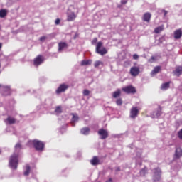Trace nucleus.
I'll return each instance as SVG.
<instances>
[{
    "instance_id": "nucleus-3",
    "label": "nucleus",
    "mask_w": 182,
    "mask_h": 182,
    "mask_svg": "<svg viewBox=\"0 0 182 182\" xmlns=\"http://www.w3.org/2000/svg\"><path fill=\"white\" fill-rule=\"evenodd\" d=\"M151 171L153 181L154 182L160 181L161 180V169L159 167L154 168Z\"/></svg>"
},
{
    "instance_id": "nucleus-15",
    "label": "nucleus",
    "mask_w": 182,
    "mask_h": 182,
    "mask_svg": "<svg viewBox=\"0 0 182 182\" xmlns=\"http://www.w3.org/2000/svg\"><path fill=\"white\" fill-rule=\"evenodd\" d=\"M31 173V166L29 164H26L24 167V172L23 175L26 176V177H28L29 174Z\"/></svg>"
},
{
    "instance_id": "nucleus-34",
    "label": "nucleus",
    "mask_w": 182,
    "mask_h": 182,
    "mask_svg": "<svg viewBox=\"0 0 182 182\" xmlns=\"http://www.w3.org/2000/svg\"><path fill=\"white\" fill-rule=\"evenodd\" d=\"M156 57H154V56H151V58L149 60V62L150 63H153V62H156Z\"/></svg>"
},
{
    "instance_id": "nucleus-4",
    "label": "nucleus",
    "mask_w": 182,
    "mask_h": 182,
    "mask_svg": "<svg viewBox=\"0 0 182 182\" xmlns=\"http://www.w3.org/2000/svg\"><path fill=\"white\" fill-rule=\"evenodd\" d=\"M102 46H103V43L98 42L96 46V52L98 55L103 56V55H106V53H107V50H106L105 48H100Z\"/></svg>"
},
{
    "instance_id": "nucleus-18",
    "label": "nucleus",
    "mask_w": 182,
    "mask_h": 182,
    "mask_svg": "<svg viewBox=\"0 0 182 182\" xmlns=\"http://www.w3.org/2000/svg\"><path fill=\"white\" fill-rule=\"evenodd\" d=\"M67 19L68 22H72L73 21H75V19H76V14H75V13H71L68 14Z\"/></svg>"
},
{
    "instance_id": "nucleus-40",
    "label": "nucleus",
    "mask_w": 182,
    "mask_h": 182,
    "mask_svg": "<svg viewBox=\"0 0 182 182\" xmlns=\"http://www.w3.org/2000/svg\"><path fill=\"white\" fill-rule=\"evenodd\" d=\"M121 4H122V5H126V4H127V0H122V1H121Z\"/></svg>"
},
{
    "instance_id": "nucleus-24",
    "label": "nucleus",
    "mask_w": 182,
    "mask_h": 182,
    "mask_svg": "<svg viewBox=\"0 0 182 182\" xmlns=\"http://www.w3.org/2000/svg\"><path fill=\"white\" fill-rule=\"evenodd\" d=\"M87 65H92V60H84L81 62V66H86Z\"/></svg>"
},
{
    "instance_id": "nucleus-1",
    "label": "nucleus",
    "mask_w": 182,
    "mask_h": 182,
    "mask_svg": "<svg viewBox=\"0 0 182 182\" xmlns=\"http://www.w3.org/2000/svg\"><path fill=\"white\" fill-rule=\"evenodd\" d=\"M21 150H22V145L21 143H17L15 145V153H14L13 155L10 156L9 159V166L11 168H13V170H16V168H18V164L19 162L18 160V153H19V151Z\"/></svg>"
},
{
    "instance_id": "nucleus-20",
    "label": "nucleus",
    "mask_w": 182,
    "mask_h": 182,
    "mask_svg": "<svg viewBox=\"0 0 182 182\" xmlns=\"http://www.w3.org/2000/svg\"><path fill=\"white\" fill-rule=\"evenodd\" d=\"M160 69H161V67L156 66L154 68V70L151 71V75L152 76H154V75H156V73H159L160 72Z\"/></svg>"
},
{
    "instance_id": "nucleus-38",
    "label": "nucleus",
    "mask_w": 182,
    "mask_h": 182,
    "mask_svg": "<svg viewBox=\"0 0 182 182\" xmlns=\"http://www.w3.org/2000/svg\"><path fill=\"white\" fill-rule=\"evenodd\" d=\"M46 36H42L40 38L41 42H45V40L46 39Z\"/></svg>"
},
{
    "instance_id": "nucleus-22",
    "label": "nucleus",
    "mask_w": 182,
    "mask_h": 182,
    "mask_svg": "<svg viewBox=\"0 0 182 182\" xmlns=\"http://www.w3.org/2000/svg\"><path fill=\"white\" fill-rule=\"evenodd\" d=\"M78 120H79V117H77V115L76 114H73L72 121H71L72 126H75V123H76V122H77Z\"/></svg>"
},
{
    "instance_id": "nucleus-10",
    "label": "nucleus",
    "mask_w": 182,
    "mask_h": 182,
    "mask_svg": "<svg viewBox=\"0 0 182 182\" xmlns=\"http://www.w3.org/2000/svg\"><path fill=\"white\" fill-rule=\"evenodd\" d=\"M130 73L132 76H138L139 73H140V68L139 67H132L130 69Z\"/></svg>"
},
{
    "instance_id": "nucleus-39",
    "label": "nucleus",
    "mask_w": 182,
    "mask_h": 182,
    "mask_svg": "<svg viewBox=\"0 0 182 182\" xmlns=\"http://www.w3.org/2000/svg\"><path fill=\"white\" fill-rule=\"evenodd\" d=\"M55 25H59V23H60V19L57 18L55 21Z\"/></svg>"
},
{
    "instance_id": "nucleus-29",
    "label": "nucleus",
    "mask_w": 182,
    "mask_h": 182,
    "mask_svg": "<svg viewBox=\"0 0 182 182\" xmlns=\"http://www.w3.org/2000/svg\"><path fill=\"white\" fill-rule=\"evenodd\" d=\"M163 31V26H159L156 28H155L154 32L155 33H160Z\"/></svg>"
},
{
    "instance_id": "nucleus-36",
    "label": "nucleus",
    "mask_w": 182,
    "mask_h": 182,
    "mask_svg": "<svg viewBox=\"0 0 182 182\" xmlns=\"http://www.w3.org/2000/svg\"><path fill=\"white\" fill-rule=\"evenodd\" d=\"M97 43V38H95L92 41V45H96Z\"/></svg>"
},
{
    "instance_id": "nucleus-31",
    "label": "nucleus",
    "mask_w": 182,
    "mask_h": 182,
    "mask_svg": "<svg viewBox=\"0 0 182 182\" xmlns=\"http://www.w3.org/2000/svg\"><path fill=\"white\" fill-rule=\"evenodd\" d=\"M116 103L117 106H122V105H123V101L122 100V98L117 99Z\"/></svg>"
},
{
    "instance_id": "nucleus-6",
    "label": "nucleus",
    "mask_w": 182,
    "mask_h": 182,
    "mask_svg": "<svg viewBox=\"0 0 182 182\" xmlns=\"http://www.w3.org/2000/svg\"><path fill=\"white\" fill-rule=\"evenodd\" d=\"M98 134L101 136L100 139L102 140H105V139H107L109 137V132L106 129H100L98 131Z\"/></svg>"
},
{
    "instance_id": "nucleus-28",
    "label": "nucleus",
    "mask_w": 182,
    "mask_h": 182,
    "mask_svg": "<svg viewBox=\"0 0 182 182\" xmlns=\"http://www.w3.org/2000/svg\"><path fill=\"white\" fill-rule=\"evenodd\" d=\"M100 65H103V62H102L100 60H97L94 63L95 68H99V66H100Z\"/></svg>"
},
{
    "instance_id": "nucleus-27",
    "label": "nucleus",
    "mask_w": 182,
    "mask_h": 182,
    "mask_svg": "<svg viewBox=\"0 0 182 182\" xmlns=\"http://www.w3.org/2000/svg\"><path fill=\"white\" fill-rule=\"evenodd\" d=\"M147 173V168H144L140 171V176L144 177Z\"/></svg>"
},
{
    "instance_id": "nucleus-30",
    "label": "nucleus",
    "mask_w": 182,
    "mask_h": 182,
    "mask_svg": "<svg viewBox=\"0 0 182 182\" xmlns=\"http://www.w3.org/2000/svg\"><path fill=\"white\" fill-rule=\"evenodd\" d=\"M154 113H155V114H156V116L157 117H160V116H161V108L159 107V108L157 109V111H156V112H154Z\"/></svg>"
},
{
    "instance_id": "nucleus-33",
    "label": "nucleus",
    "mask_w": 182,
    "mask_h": 182,
    "mask_svg": "<svg viewBox=\"0 0 182 182\" xmlns=\"http://www.w3.org/2000/svg\"><path fill=\"white\" fill-rule=\"evenodd\" d=\"M83 95L84 96H89V95H90V91L88 90H84Z\"/></svg>"
},
{
    "instance_id": "nucleus-26",
    "label": "nucleus",
    "mask_w": 182,
    "mask_h": 182,
    "mask_svg": "<svg viewBox=\"0 0 182 182\" xmlns=\"http://www.w3.org/2000/svg\"><path fill=\"white\" fill-rule=\"evenodd\" d=\"M6 120L7 122H9V124H14L15 122H16L14 118H12L11 117H9Z\"/></svg>"
},
{
    "instance_id": "nucleus-13",
    "label": "nucleus",
    "mask_w": 182,
    "mask_h": 182,
    "mask_svg": "<svg viewBox=\"0 0 182 182\" xmlns=\"http://www.w3.org/2000/svg\"><path fill=\"white\" fill-rule=\"evenodd\" d=\"M142 19L144 22H150V19H151V14L150 13H145Z\"/></svg>"
},
{
    "instance_id": "nucleus-12",
    "label": "nucleus",
    "mask_w": 182,
    "mask_h": 182,
    "mask_svg": "<svg viewBox=\"0 0 182 182\" xmlns=\"http://www.w3.org/2000/svg\"><path fill=\"white\" fill-rule=\"evenodd\" d=\"M65 48H68V43L65 42H60L58 43V52H62Z\"/></svg>"
},
{
    "instance_id": "nucleus-23",
    "label": "nucleus",
    "mask_w": 182,
    "mask_h": 182,
    "mask_svg": "<svg viewBox=\"0 0 182 182\" xmlns=\"http://www.w3.org/2000/svg\"><path fill=\"white\" fill-rule=\"evenodd\" d=\"M121 95V92H120V89H118L117 91H114L112 94V97H114V99H117V97H120Z\"/></svg>"
},
{
    "instance_id": "nucleus-44",
    "label": "nucleus",
    "mask_w": 182,
    "mask_h": 182,
    "mask_svg": "<svg viewBox=\"0 0 182 182\" xmlns=\"http://www.w3.org/2000/svg\"><path fill=\"white\" fill-rule=\"evenodd\" d=\"M4 88L6 89V90H9V86L4 87Z\"/></svg>"
},
{
    "instance_id": "nucleus-19",
    "label": "nucleus",
    "mask_w": 182,
    "mask_h": 182,
    "mask_svg": "<svg viewBox=\"0 0 182 182\" xmlns=\"http://www.w3.org/2000/svg\"><path fill=\"white\" fill-rule=\"evenodd\" d=\"M173 73L176 76H180V75H182V67H177Z\"/></svg>"
},
{
    "instance_id": "nucleus-25",
    "label": "nucleus",
    "mask_w": 182,
    "mask_h": 182,
    "mask_svg": "<svg viewBox=\"0 0 182 182\" xmlns=\"http://www.w3.org/2000/svg\"><path fill=\"white\" fill-rule=\"evenodd\" d=\"M8 14V12L6 9H1L0 10V18H5L6 15Z\"/></svg>"
},
{
    "instance_id": "nucleus-46",
    "label": "nucleus",
    "mask_w": 182,
    "mask_h": 182,
    "mask_svg": "<svg viewBox=\"0 0 182 182\" xmlns=\"http://www.w3.org/2000/svg\"><path fill=\"white\" fill-rule=\"evenodd\" d=\"M137 156H138V157H141V154H138Z\"/></svg>"
},
{
    "instance_id": "nucleus-17",
    "label": "nucleus",
    "mask_w": 182,
    "mask_h": 182,
    "mask_svg": "<svg viewBox=\"0 0 182 182\" xmlns=\"http://www.w3.org/2000/svg\"><path fill=\"white\" fill-rule=\"evenodd\" d=\"M81 134H84L85 136H87L89 133H90V129L89 127L82 128L80 130Z\"/></svg>"
},
{
    "instance_id": "nucleus-47",
    "label": "nucleus",
    "mask_w": 182,
    "mask_h": 182,
    "mask_svg": "<svg viewBox=\"0 0 182 182\" xmlns=\"http://www.w3.org/2000/svg\"><path fill=\"white\" fill-rule=\"evenodd\" d=\"M2 48V43H0V49Z\"/></svg>"
},
{
    "instance_id": "nucleus-21",
    "label": "nucleus",
    "mask_w": 182,
    "mask_h": 182,
    "mask_svg": "<svg viewBox=\"0 0 182 182\" xmlns=\"http://www.w3.org/2000/svg\"><path fill=\"white\" fill-rule=\"evenodd\" d=\"M170 87V82H166L161 85V90H167Z\"/></svg>"
},
{
    "instance_id": "nucleus-42",
    "label": "nucleus",
    "mask_w": 182,
    "mask_h": 182,
    "mask_svg": "<svg viewBox=\"0 0 182 182\" xmlns=\"http://www.w3.org/2000/svg\"><path fill=\"white\" fill-rule=\"evenodd\" d=\"M133 59H135V60L139 59V55H138L137 54H134V55H133Z\"/></svg>"
},
{
    "instance_id": "nucleus-37",
    "label": "nucleus",
    "mask_w": 182,
    "mask_h": 182,
    "mask_svg": "<svg viewBox=\"0 0 182 182\" xmlns=\"http://www.w3.org/2000/svg\"><path fill=\"white\" fill-rule=\"evenodd\" d=\"M56 36V33H52L51 34L48 35L49 38H55Z\"/></svg>"
},
{
    "instance_id": "nucleus-7",
    "label": "nucleus",
    "mask_w": 182,
    "mask_h": 182,
    "mask_svg": "<svg viewBox=\"0 0 182 182\" xmlns=\"http://www.w3.org/2000/svg\"><path fill=\"white\" fill-rule=\"evenodd\" d=\"M123 92L125 93H136V88L132 85H129L122 88Z\"/></svg>"
},
{
    "instance_id": "nucleus-5",
    "label": "nucleus",
    "mask_w": 182,
    "mask_h": 182,
    "mask_svg": "<svg viewBox=\"0 0 182 182\" xmlns=\"http://www.w3.org/2000/svg\"><path fill=\"white\" fill-rule=\"evenodd\" d=\"M139 116V109L136 107H133L130 110L129 117L131 119H136Z\"/></svg>"
},
{
    "instance_id": "nucleus-11",
    "label": "nucleus",
    "mask_w": 182,
    "mask_h": 182,
    "mask_svg": "<svg viewBox=\"0 0 182 182\" xmlns=\"http://www.w3.org/2000/svg\"><path fill=\"white\" fill-rule=\"evenodd\" d=\"M174 157H175V159H180V157H182V149H181V147H180V146H176V147Z\"/></svg>"
},
{
    "instance_id": "nucleus-48",
    "label": "nucleus",
    "mask_w": 182,
    "mask_h": 182,
    "mask_svg": "<svg viewBox=\"0 0 182 182\" xmlns=\"http://www.w3.org/2000/svg\"><path fill=\"white\" fill-rule=\"evenodd\" d=\"M1 29H2V26H0V31H1Z\"/></svg>"
},
{
    "instance_id": "nucleus-41",
    "label": "nucleus",
    "mask_w": 182,
    "mask_h": 182,
    "mask_svg": "<svg viewBox=\"0 0 182 182\" xmlns=\"http://www.w3.org/2000/svg\"><path fill=\"white\" fill-rule=\"evenodd\" d=\"M161 12L164 13V16H166V15H167V14H168V11H167L166 10H161Z\"/></svg>"
},
{
    "instance_id": "nucleus-8",
    "label": "nucleus",
    "mask_w": 182,
    "mask_h": 182,
    "mask_svg": "<svg viewBox=\"0 0 182 182\" xmlns=\"http://www.w3.org/2000/svg\"><path fill=\"white\" fill-rule=\"evenodd\" d=\"M69 88V85L65 84H61L58 88L56 90V93L59 95V93H63V92H65L67 89Z\"/></svg>"
},
{
    "instance_id": "nucleus-43",
    "label": "nucleus",
    "mask_w": 182,
    "mask_h": 182,
    "mask_svg": "<svg viewBox=\"0 0 182 182\" xmlns=\"http://www.w3.org/2000/svg\"><path fill=\"white\" fill-rule=\"evenodd\" d=\"M115 171H120V167H117L116 168H115Z\"/></svg>"
},
{
    "instance_id": "nucleus-49",
    "label": "nucleus",
    "mask_w": 182,
    "mask_h": 182,
    "mask_svg": "<svg viewBox=\"0 0 182 182\" xmlns=\"http://www.w3.org/2000/svg\"><path fill=\"white\" fill-rule=\"evenodd\" d=\"M0 87H2V85H0Z\"/></svg>"
},
{
    "instance_id": "nucleus-35",
    "label": "nucleus",
    "mask_w": 182,
    "mask_h": 182,
    "mask_svg": "<svg viewBox=\"0 0 182 182\" xmlns=\"http://www.w3.org/2000/svg\"><path fill=\"white\" fill-rule=\"evenodd\" d=\"M178 138L182 140V129L178 132Z\"/></svg>"
},
{
    "instance_id": "nucleus-45",
    "label": "nucleus",
    "mask_w": 182,
    "mask_h": 182,
    "mask_svg": "<svg viewBox=\"0 0 182 182\" xmlns=\"http://www.w3.org/2000/svg\"><path fill=\"white\" fill-rule=\"evenodd\" d=\"M106 182H113V180L112 179V178H110L108 181H107Z\"/></svg>"
},
{
    "instance_id": "nucleus-2",
    "label": "nucleus",
    "mask_w": 182,
    "mask_h": 182,
    "mask_svg": "<svg viewBox=\"0 0 182 182\" xmlns=\"http://www.w3.org/2000/svg\"><path fill=\"white\" fill-rule=\"evenodd\" d=\"M28 143L29 144H33L34 149H36V150H38V151H42V150H43L45 147V144L38 139L29 141Z\"/></svg>"
},
{
    "instance_id": "nucleus-9",
    "label": "nucleus",
    "mask_w": 182,
    "mask_h": 182,
    "mask_svg": "<svg viewBox=\"0 0 182 182\" xmlns=\"http://www.w3.org/2000/svg\"><path fill=\"white\" fill-rule=\"evenodd\" d=\"M43 57L42 55L37 56L33 61L35 66H39V65H42L43 63Z\"/></svg>"
},
{
    "instance_id": "nucleus-14",
    "label": "nucleus",
    "mask_w": 182,
    "mask_h": 182,
    "mask_svg": "<svg viewBox=\"0 0 182 182\" xmlns=\"http://www.w3.org/2000/svg\"><path fill=\"white\" fill-rule=\"evenodd\" d=\"M90 163L92 166H97V164H100V161L97 156H94L92 159L90 160Z\"/></svg>"
},
{
    "instance_id": "nucleus-32",
    "label": "nucleus",
    "mask_w": 182,
    "mask_h": 182,
    "mask_svg": "<svg viewBox=\"0 0 182 182\" xmlns=\"http://www.w3.org/2000/svg\"><path fill=\"white\" fill-rule=\"evenodd\" d=\"M55 113H62V107L58 106L55 108Z\"/></svg>"
},
{
    "instance_id": "nucleus-16",
    "label": "nucleus",
    "mask_w": 182,
    "mask_h": 182,
    "mask_svg": "<svg viewBox=\"0 0 182 182\" xmlns=\"http://www.w3.org/2000/svg\"><path fill=\"white\" fill-rule=\"evenodd\" d=\"M181 36H182L181 29H178V30L175 31V32H174L175 39H180V38H181Z\"/></svg>"
}]
</instances>
